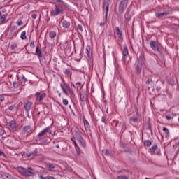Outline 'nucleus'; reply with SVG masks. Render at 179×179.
<instances>
[{
  "label": "nucleus",
  "instance_id": "nucleus-18",
  "mask_svg": "<svg viewBox=\"0 0 179 179\" xmlns=\"http://www.w3.org/2000/svg\"><path fill=\"white\" fill-rule=\"evenodd\" d=\"M87 95L85 92H80V101H86Z\"/></svg>",
  "mask_w": 179,
  "mask_h": 179
},
{
  "label": "nucleus",
  "instance_id": "nucleus-52",
  "mask_svg": "<svg viewBox=\"0 0 179 179\" xmlns=\"http://www.w3.org/2000/svg\"><path fill=\"white\" fill-rule=\"evenodd\" d=\"M0 156H5V153L0 150Z\"/></svg>",
  "mask_w": 179,
  "mask_h": 179
},
{
  "label": "nucleus",
  "instance_id": "nucleus-38",
  "mask_svg": "<svg viewBox=\"0 0 179 179\" xmlns=\"http://www.w3.org/2000/svg\"><path fill=\"white\" fill-rule=\"evenodd\" d=\"M117 179H128V177L127 176H119Z\"/></svg>",
  "mask_w": 179,
  "mask_h": 179
},
{
  "label": "nucleus",
  "instance_id": "nucleus-50",
  "mask_svg": "<svg viewBox=\"0 0 179 179\" xmlns=\"http://www.w3.org/2000/svg\"><path fill=\"white\" fill-rule=\"evenodd\" d=\"M21 79H22V80H24V82H27V80L26 77H24V76H22V78H21Z\"/></svg>",
  "mask_w": 179,
  "mask_h": 179
},
{
  "label": "nucleus",
  "instance_id": "nucleus-36",
  "mask_svg": "<svg viewBox=\"0 0 179 179\" xmlns=\"http://www.w3.org/2000/svg\"><path fill=\"white\" fill-rule=\"evenodd\" d=\"M0 20L2 22V23H3L6 20V15L1 16Z\"/></svg>",
  "mask_w": 179,
  "mask_h": 179
},
{
  "label": "nucleus",
  "instance_id": "nucleus-21",
  "mask_svg": "<svg viewBox=\"0 0 179 179\" xmlns=\"http://www.w3.org/2000/svg\"><path fill=\"white\" fill-rule=\"evenodd\" d=\"M102 153H103V155H104V156H109L110 157H113V155L107 149L103 150Z\"/></svg>",
  "mask_w": 179,
  "mask_h": 179
},
{
  "label": "nucleus",
  "instance_id": "nucleus-34",
  "mask_svg": "<svg viewBox=\"0 0 179 179\" xmlns=\"http://www.w3.org/2000/svg\"><path fill=\"white\" fill-rule=\"evenodd\" d=\"M169 85H171V86H173L174 85V80L172 78H169L168 80Z\"/></svg>",
  "mask_w": 179,
  "mask_h": 179
},
{
  "label": "nucleus",
  "instance_id": "nucleus-58",
  "mask_svg": "<svg viewBox=\"0 0 179 179\" xmlns=\"http://www.w3.org/2000/svg\"><path fill=\"white\" fill-rule=\"evenodd\" d=\"M76 85H78L80 86L81 83H80V82H78V83H76Z\"/></svg>",
  "mask_w": 179,
  "mask_h": 179
},
{
  "label": "nucleus",
  "instance_id": "nucleus-41",
  "mask_svg": "<svg viewBox=\"0 0 179 179\" xmlns=\"http://www.w3.org/2000/svg\"><path fill=\"white\" fill-rule=\"evenodd\" d=\"M63 104L64 106H68V99H64L63 100Z\"/></svg>",
  "mask_w": 179,
  "mask_h": 179
},
{
  "label": "nucleus",
  "instance_id": "nucleus-62",
  "mask_svg": "<svg viewBox=\"0 0 179 179\" xmlns=\"http://www.w3.org/2000/svg\"><path fill=\"white\" fill-rule=\"evenodd\" d=\"M66 50H69V49H66Z\"/></svg>",
  "mask_w": 179,
  "mask_h": 179
},
{
  "label": "nucleus",
  "instance_id": "nucleus-33",
  "mask_svg": "<svg viewBox=\"0 0 179 179\" xmlns=\"http://www.w3.org/2000/svg\"><path fill=\"white\" fill-rule=\"evenodd\" d=\"M144 145H145V146L149 147V146H150V145H152V142L149 140H145L144 141Z\"/></svg>",
  "mask_w": 179,
  "mask_h": 179
},
{
  "label": "nucleus",
  "instance_id": "nucleus-16",
  "mask_svg": "<svg viewBox=\"0 0 179 179\" xmlns=\"http://www.w3.org/2000/svg\"><path fill=\"white\" fill-rule=\"evenodd\" d=\"M45 167L47 169V170L51 171L52 169H55V164L51 163H46L45 164Z\"/></svg>",
  "mask_w": 179,
  "mask_h": 179
},
{
  "label": "nucleus",
  "instance_id": "nucleus-31",
  "mask_svg": "<svg viewBox=\"0 0 179 179\" xmlns=\"http://www.w3.org/2000/svg\"><path fill=\"white\" fill-rule=\"evenodd\" d=\"M22 40H26L27 38L26 37V31H24L21 33V36H20Z\"/></svg>",
  "mask_w": 179,
  "mask_h": 179
},
{
  "label": "nucleus",
  "instance_id": "nucleus-7",
  "mask_svg": "<svg viewBox=\"0 0 179 179\" xmlns=\"http://www.w3.org/2000/svg\"><path fill=\"white\" fill-rule=\"evenodd\" d=\"M110 8V4L107 3H103V9H106L105 22L103 23H100V26H104L107 23V15H108V9Z\"/></svg>",
  "mask_w": 179,
  "mask_h": 179
},
{
  "label": "nucleus",
  "instance_id": "nucleus-48",
  "mask_svg": "<svg viewBox=\"0 0 179 179\" xmlns=\"http://www.w3.org/2000/svg\"><path fill=\"white\" fill-rule=\"evenodd\" d=\"M31 17H32V19H37V15H36V14H32V15H31Z\"/></svg>",
  "mask_w": 179,
  "mask_h": 179
},
{
  "label": "nucleus",
  "instance_id": "nucleus-55",
  "mask_svg": "<svg viewBox=\"0 0 179 179\" xmlns=\"http://www.w3.org/2000/svg\"><path fill=\"white\" fill-rule=\"evenodd\" d=\"M161 85H162V86L164 85V80H161Z\"/></svg>",
  "mask_w": 179,
  "mask_h": 179
},
{
  "label": "nucleus",
  "instance_id": "nucleus-12",
  "mask_svg": "<svg viewBox=\"0 0 179 179\" xmlns=\"http://www.w3.org/2000/svg\"><path fill=\"white\" fill-rule=\"evenodd\" d=\"M169 13H170L169 11H164L161 13H157L155 15H156V17H158V19H163V17L167 16V15H169Z\"/></svg>",
  "mask_w": 179,
  "mask_h": 179
},
{
  "label": "nucleus",
  "instance_id": "nucleus-25",
  "mask_svg": "<svg viewBox=\"0 0 179 179\" xmlns=\"http://www.w3.org/2000/svg\"><path fill=\"white\" fill-rule=\"evenodd\" d=\"M36 54L38 55V58H43V55L41 54V50H40L38 46L36 47Z\"/></svg>",
  "mask_w": 179,
  "mask_h": 179
},
{
  "label": "nucleus",
  "instance_id": "nucleus-46",
  "mask_svg": "<svg viewBox=\"0 0 179 179\" xmlns=\"http://www.w3.org/2000/svg\"><path fill=\"white\" fill-rule=\"evenodd\" d=\"M15 108V106H10L9 108H8V110H10V111H13Z\"/></svg>",
  "mask_w": 179,
  "mask_h": 179
},
{
  "label": "nucleus",
  "instance_id": "nucleus-2",
  "mask_svg": "<svg viewBox=\"0 0 179 179\" xmlns=\"http://www.w3.org/2000/svg\"><path fill=\"white\" fill-rule=\"evenodd\" d=\"M80 134V131H76L75 139L79 142L80 145H81L83 148H86V143L85 142V140H83V138H82V135Z\"/></svg>",
  "mask_w": 179,
  "mask_h": 179
},
{
  "label": "nucleus",
  "instance_id": "nucleus-29",
  "mask_svg": "<svg viewBox=\"0 0 179 179\" xmlns=\"http://www.w3.org/2000/svg\"><path fill=\"white\" fill-rule=\"evenodd\" d=\"M156 149H157V145H154L150 148V153H153L156 151Z\"/></svg>",
  "mask_w": 179,
  "mask_h": 179
},
{
  "label": "nucleus",
  "instance_id": "nucleus-39",
  "mask_svg": "<svg viewBox=\"0 0 179 179\" xmlns=\"http://www.w3.org/2000/svg\"><path fill=\"white\" fill-rule=\"evenodd\" d=\"M163 131H164L165 134H166V135H169V129L164 127L163 128Z\"/></svg>",
  "mask_w": 179,
  "mask_h": 179
},
{
  "label": "nucleus",
  "instance_id": "nucleus-64",
  "mask_svg": "<svg viewBox=\"0 0 179 179\" xmlns=\"http://www.w3.org/2000/svg\"><path fill=\"white\" fill-rule=\"evenodd\" d=\"M0 168H1V165H0Z\"/></svg>",
  "mask_w": 179,
  "mask_h": 179
},
{
  "label": "nucleus",
  "instance_id": "nucleus-9",
  "mask_svg": "<svg viewBox=\"0 0 179 179\" xmlns=\"http://www.w3.org/2000/svg\"><path fill=\"white\" fill-rule=\"evenodd\" d=\"M33 131L31 126H25L22 131V135H27L28 136L29 134Z\"/></svg>",
  "mask_w": 179,
  "mask_h": 179
},
{
  "label": "nucleus",
  "instance_id": "nucleus-32",
  "mask_svg": "<svg viewBox=\"0 0 179 179\" xmlns=\"http://www.w3.org/2000/svg\"><path fill=\"white\" fill-rule=\"evenodd\" d=\"M39 178L41 179H55V178H54V176H40Z\"/></svg>",
  "mask_w": 179,
  "mask_h": 179
},
{
  "label": "nucleus",
  "instance_id": "nucleus-30",
  "mask_svg": "<svg viewBox=\"0 0 179 179\" xmlns=\"http://www.w3.org/2000/svg\"><path fill=\"white\" fill-rule=\"evenodd\" d=\"M49 36L50 38H55V36H57V33L55 31H51L50 32Z\"/></svg>",
  "mask_w": 179,
  "mask_h": 179
},
{
  "label": "nucleus",
  "instance_id": "nucleus-23",
  "mask_svg": "<svg viewBox=\"0 0 179 179\" xmlns=\"http://www.w3.org/2000/svg\"><path fill=\"white\" fill-rule=\"evenodd\" d=\"M73 142L75 145V148H76V150L77 152L78 156L80 155V148H79V145H78V143H76V141H73Z\"/></svg>",
  "mask_w": 179,
  "mask_h": 179
},
{
  "label": "nucleus",
  "instance_id": "nucleus-26",
  "mask_svg": "<svg viewBox=\"0 0 179 179\" xmlns=\"http://www.w3.org/2000/svg\"><path fill=\"white\" fill-rule=\"evenodd\" d=\"M71 26V23L68 21H63V27L64 29H69V27Z\"/></svg>",
  "mask_w": 179,
  "mask_h": 179
},
{
  "label": "nucleus",
  "instance_id": "nucleus-37",
  "mask_svg": "<svg viewBox=\"0 0 179 179\" xmlns=\"http://www.w3.org/2000/svg\"><path fill=\"white\" fill-rule=\"evenodd\" d=\"M3 101H5V95L0 96V103H2Z\"/></svg>",
  "mask_w": 179,
  "mask_h": 179
},
{
  "label": "nucleus",
  "instance_id": "nucleus-13",
  "mask_svg": "<svg viewBox=\"0 0 179 179\" xmlns=\"http://www.w3.org/2000/svg\"><path fill=\"white\" fill-rule=\"evenodd\" d=\"M31 106H33V103L32 102H31V101L27 102L24 105V108L25 111L29 113V111H30V110H31Z\"/></svg>",
  "mask_w": 179,
  "mask_h": 179
},
{
  "label": "nucleus",
  "instance_id": "nucleus-53",
  "mask_svg": "<svg viewBox=\"0 0 179 179\" xmlns=\"http://www.w3.org/2000/svg\"><path fill=\"white\" fill-rule=\"evenodd\" d=\"M146 83L148 85H149V83H152V80H148V81H146Z\"/></svg>",
  "mask_w": 179,
  "mask_h": 179
},
{
  "label": "nucleus",
  "instance_id": "nucleus-45",
  "mask_svg": "<svg viewBox=\"0 0 179 179\" xmlns=\"http://www.w3.org/2000/svg\"><path fill=\"white\" fill-rule=\"evenodd\" d=\"M13 86H14V87L16 89V88L18 87L19 84H18L17 83H16V82H14V83H13Z\"/></svg>",
  "mask_w": 179,
  "mask_h": 179
},
{
  "label": "nucleus",
  "instance_id": "nucleus-47",
  "mask_svg": "<svg viewBox=\"0 0 179 179\" xmlns=\"http://www.w3.org/2000/svg\"><path fill=\"white\" fill-rule=\"evenodd\" d=\"M166 120H168V121H170V120H171V118H173V117L170 115H166Z\"/></svg>",
  "mask_w": 179,
  "mask_h": 179
},
{
  "label": "nucleus",
  "instance_id": "nucleus-56",
  "mask_svg": "<svg viewBox=\"0 0 179 179\" xmlns=\"http://www.w3.org/2000/svg\"><path fill=\"white\" fill-rule=\"evenodd\" d=\"M57 93H58L59 97H61V93H59V91H57Z\"/></svg>",
  "mask_w": 179,
  "mask_h": 179
},
{
  "label": "nucleus",
  "instance_id": "nucleus-40",
  "mask_svg": "<svg viewBox=\"0 0 179 179\" xmlns=\"http://www.w3.org/2000/svg\"><path fill=\"white\" fill-rule=\"evenodd\" d=\"M77 29H78V30H79L80 31H83V29H82V25H80V24H78V26H77Z\"/></svg>",
  "mask_w": 179,
  "mask_h": 179
},
{
  "label": "nucleus",
  "instance_id": "nucleus-15",
  "mask_svg": "<svg viewBox=\"0 0 179 179\" xmlns=\"http://www.w3.org/2000/svg\"><path fill=\"white\" fill-rule=\"evenodd\" d=\"M122 55H123V59H124V61H125V59H127V57L129 55L128 48H127V46L124 47V49L122 51Z\"/></svg>",
  "mask_w": 179,
  "mask_h": 179
},
{
  "label": "nucleus",
  "instance_id": "nucleus-8",
  "mask_svg": "<svg viewBox=\"0 0 179 179\" xmlns=\"http://www.w3.org/2000/svg\"><path fill=\"white\" fill-rule=\"evenodd\" d=\"M35 96L36 97V100L37 101H43V100H44V99H45L46 97V94L45 92L41 93V92H36Z\"/></svg>",
  "mask_w": 179,
  "mask_h": 179
},
{
  "label": "nucleus",
  "instance_id": "nucleus-6",
  "mask_svg": "<svg viewBox=\"0 0 179 179\" xmlns=\"http://www.w3.org/2000/svg\"><path fill=\"white\" fill-rule=\"evenodd\" d=\"M8 129L12 132H16L17 131V125L16 124V122L12 120L8 123Z\"/></svg>",
  "mask_w": 179,
  "mask_h": 179
},
{
  "label": "nucleus",
  "instance_id": "nucleus-5",
  "mask_svg": "<svg viewBox=\"0 0 179 179\" xmlns=\"http://www.w3.org/2000/svg\"><path fill=\"white\" fill-rule=\"evenodd\" d=\"M127 5H128V0H122L119 6V13H124V10L127 8Z\"/></svg>",
  "mask_w": 179,
  "mask_h": 179
},
{
  "label": "nucleus",
  "instance_id": "nucleus-4",
  "mask_svg": "<svg viewBox=\"0 0 179 179\" xmlns=\"http://www.w3.org/2000/svg\"><path fill=\"white\" fill-rule=\"evenodd\" d=\"M45 134H49V135H51V134H52V131H51V127H48L42 130L41 132H39L37 135V138H41L44 136Z\"/></svg>",
  "mask_w": 179,
  "mask_h": 179
},
{
  "label": "nucleus",
  "instance_id": "nucleus-22",
  "mask_svg": "<svg viewBox=\"0 0 179 179\" xmlns=\"http://www.w3.org/2000/svg\"><path fill=\"white\" fill-rule=\"evenodd\" d=\"M2 179H12V176L9 173H3L1 175Z\"/></svg>",
  "mask_w": 179,
  "mask_h": 179
},
{
  "label": "nucleus",
  "instance_id": "nucleus-1",
  "mask_svg": "<svg viewBox=\"0 0 179 179\" xmlns=\"http://www.w3.org/2000/svg\"><path fill=\"white\" fill-rule=\"evenodd\" d=\"M17 170L18 173H20V174H22V176H25L26 177H33V176L36 174V171L31 167H28L26 169L19 166Z\"/></svg>",
  "mask_w": 179,
  "mask_h": 179
},
{
  "label": "nucleus",
  "instance_id": "nucleus-54",
  "mask_svg": "<svg viewBox=\"0 0 179 179\" xmlns=\"http://www.w3.org/2000/svg\"><path fill=\"white\" fill-rule=\"evenodd\" d=\"M30 46H31V47H34V42H31V43H30Z\"/></svg>",
  "mask_w": 179,
  "mask_h": 179
},
{
  "label": "nucleus",
  "instance_id": "nucleus-27",
  "mask_svg": "<svg viewBox=\"0 0 179 179\" xmlns=\"http://www.w3.org/2000/svg\"><path fill=\"white\" fill-rule=\"evenodd\" d=\"M124 17L127 22H129V20H131V17H132V15L129 13V12H128L124 15Z\"/></svg>",
  "mask_w": 179,
  "mask_h": 179
},
{
  "label": "nucleus",
  "instance_id": "nucleus-44",
  "mask_svg": "<svg viewBox=\"0 0 179 179\" xmlns=\"http://www.w3.org/2000/svg\"><path fill=\"white\" fill-rule=\"evenodd\" d=\"M17 26H22V24H23V21L20 20L17 22Z\"/></svg>",
  "mask_w": 179,
  "mask_h": 179
},
{
  "label": "nucleus",
  "instance_id": "nucleus-3",
  "mask_svg": "<svg viewBox=\"0 0 179 179\" xmlns=\"http://www.w3.org/2000/svg\"><path fill=\"white\" fill-rule=\"evenodd\" d=\"M51 16H58V15H64V10L58 7V6H55V9L50 13Z\"/></svg>",
  "mask_w": 179,
  "mask_h": 179
},
{
  "label": "nucleus",
  "instance_id": "nucleus-59",
  "mask_svg": "<svg viewBox=\"0 0 179 179\" xmlns=\"http://www.w3.org/2000/svg\"><path fill=\"white\" fill-rule=\"evenodd\" d=\"M2 15V13H1V11H0V16Z\"/></svg>",
  "mask_w": 179,
  "mask_h": 179
},
{
  "label": "nucleus",
  "instance_id": "nucleus-49",
  "mask_svg": "<svg viewBox=\"0 0 179 179\" xmlns=\"http://www.w3.org/2000/svg\"><path fill=\"white\" fill-rule=\"evenodd\" d=\"M178 27V25L175 24H172V29H177Z\"/></svg>",
  "mask_w": 179,
  "mask_h": 179
},
{
  "label": "nucleus",
  "instance_id": "nucleus-60",
  "mask_svg": "<svg viewBox=\"0 0 179 179\" xmlns=\"http://www.w3.org/2000/svg\"><path fill=\"white\" fill-rule=\"evenodd\" d=\"M159 89H160V87H159V88H158V90H159Z\"/></svg>",
  "mask_w": 179,
  "mask_h": 179
},
{
  "label": "nucleus",
  "instance_id": "nucleus-61",
  "mask_svg": "<svg viewBox=\"0 0 179 179\" xmlns=\"http://www.w3.org/2000/svg\"><path fill=\"white\" fill-rule=\"evenodd\" d=\"M159 89H160V87H159V88H158V90H159Z\"/></svg>",
  "mask_w": 179,
  "mask_h": 179
},
{
  "label": "nucleus",
  "instance_id": "nucleus-24",
  "mask_svg": "<svg viewBox=\"0 0 179 179\" xmlns=\"http://www.w3.org/2000/svg\"><path fill=\"white\" fill-rule=\"evenodd\" d=\"M17 31V27L13 26L10 29V33L13 36H16V31Z\"/></svg>",
  "mask_w": 179,
  "mask_h": 179
},
{
  "label": "nucleus",
  "instance_id": "nucleus-63",
  "mask_svg": "<svg viewBox=\"0 0 179 179\" xmlns=\"http://www.w3.org/2000/svg\"><path fill=\"white\" fill-rule=\"evenodd\" d=\"M178 121H179V117H178Z\"/></svg>",
  "mask_w": 179,
  "mask_h": 179
},
{
  "label": "nucleus",
  "instance_id": "nucleus-10",
  "mask_svg": "<svg viewBox=\"0 0 179 179\" xmlns=\"http://www.w3.org/2000/svg\"><path fill=\"white\" fill-rule=\"evenodd\" d=\"M136 71L137 75H140L142 71V63L139 60L136 62Z\"/></svg>",
  "mask_w": 179,
  "mask_h": 179
},
{
  "label": "nucleus",
  "instance_id": "nucleus-19",
  "mask_svg": "<svg viewBox=\"0 0 179 179\" xmlns=\"http://www.w3.org/2000/svg\"><path fill=\"white\" fill-rule=\"evenodd\" d=\"M25 156L26 157H34V156H37V151H31L30 152H27Z\"/></svg>",
  "mask_w": 179,
  "mask_h": 179
},
{
  "label": "nucleus",
  "instance_id": "nucleus-51",
  "mask_svg": "<svg viewBox=\"0 0 179 179\" xmlns=\"http://www.w3.org/2000/svg\"><path fill=\"white\" fill-rule=\"evenodd\" d=\"M57 2H58L59 3H64V1H62V0H56Z\"/></svg>",
  "mask_w": 179,
  "mask_h": 179
},
{
  "label": "nucleus",
  "instance_id": "nucleus-35",
  "mask_svg": "<svg viewBox=\"0 0 179 179\" xmlns=\"http://www.w3.org/2000/svg\"><path fill=\"white\" fill-rule=\"evenodd\" d=\"M129 120L132 121L133 122H136L138 121V117H130Z\"/></svg>",
  "mask_w": 179,
  "mask_h": 179
},
{
  "label": "nucleus",
  "instance_id": "nucleus-42",
  "mask_svg": "<svg viewBox=\"0 0 179 179\" xmlns=\"http://www.w3.org/2000/svg\"><path fill=\"white\" fill-rule=\"evenodd\" d=\"M5 134V131L3 129H0V136H2Z\"/></svg>",
  "mask_w": 179,
  "mask_h": 179
},
{
  "label": "nucleus",
  "instance_id": "nucleus-20",
  "mask_svg": "<svg viewBox=\"0 0 179 179\" xmlns=\"http://www.w3.org/2000/svg\"><path fill=\"white\" fill-rule=\"evenodd\" d=\"M65 147V142L64 141H59L58 143L56 145V148L57 149H63Z\"/></svg>",
  "mask_w": 179,
  "mask_h": 179
},
{
  "label": "nucleus",
  "instance_id": "nucleus-11",
  "mask_svg": "<svg viewBox=\"0 0 179 179\" xmlns=\"http://www.w3.org/2000/svg\"><path fill=\"white\" fill-rule=\"evenodd\" d=\"M150 46L153 51H159V46L157 45V43H156V41H150Z\"/></svg>",
  "mask_w": 179,
  "mask_h": 179
},
{
  "label": "nucleus",
  "instance_id": "nucleus-57",
  "mask_svg": "<svg viewBox=\"0 0 179 179\" xmlns=\"http://www.w3.org/2000/svg\"><path fill=\"white\" fill-rule=\"evenodd\" d=\"M11 48H12V50H15V46L14 45H11Z\"/></svg>",
  "mask_w": 179,
  "mask_h": 179
},
{
  "label": "nucleus",
  "instance_id": "nucleus-14",
  "mask_svg": "<svg viewBox=\"0 0 179 179\" xmlns=\"http://www.w3.org/2000/svg\"><path fill=\"white\" fill-rule=\"evenodd\" d=\"M115 30H116V33L119 37L120 41H122V40H123L122 32H121V31L120 30V27H115Z\"/></svg>",
  "mask_w": 179,
  "mask_h": 179
},
{
  "label": "nucleus",
  "instance_id": "nucleus-17",
  "mask_svg": "<svg viewBox=\"0 0 179 179\" xmlns=\"http://www.w3.org/2000/svg\"><path fill=\"white\" fill-rule=\"evenodd\" d=\"M83 121L84 122L85 129H86V131H87V129H90V124H89V122L85 117H83Z\"/></svg>",
  "mask_w": 179,
  "mask_h": 179
},
{
  "label": "nucleus",
  "instance_id": "nucleus-43",
  "mask_svg": "<svg viewBox=\"0 0 179 179\" xmlns=\"http://www.w3.org/2000/svg\"><path fill=\"white\" fill-rule=\"evenodd\" d=\"M102 122H104V124H107V122L106 121V117L103 116L101 117Z\"/></svg>",
  "mask_w": 179,
  "mask_h": 179
},
{
  "label": "nucleus",
  "instance_id": "nucleus-28",
  "mask_svg": "<svg viewBox=\"0 0 179 179\" xmlns=\"http://www.w3.org/2000/svg\"><path fill=\"white\" fill-rule=\"evenodd\" d=\"M60 87L62 89V90L63 91V93H64V94H66V96H68V91H66V89H65V86H64V85L60 84Z\"/></svg>",
  "mask_w": 179,
  "mask_h": 179
}]
</instances>
